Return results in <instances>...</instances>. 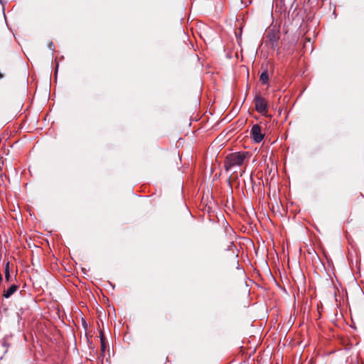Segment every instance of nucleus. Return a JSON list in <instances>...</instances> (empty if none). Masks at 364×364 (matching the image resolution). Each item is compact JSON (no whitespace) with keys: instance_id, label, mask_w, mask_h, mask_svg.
Masks as SVG:
<instances>
[{"instance_id":"8","label":"nucleus","mask_w":364,"mask_h":364,"mask_svg":"<svg viewBox=\"0 0 364 364\" xmlns=\"http://www.w3.org/2000/svg\"><path fill=\"white\" fill-rule=\"evenodd\" d=\"M101 348H102V351L104 352L105 350V348H106V346H105V343L102 339V338H101Z\"/></svg>"},{"instance_id":"3","label":"nucleus","mask_w":364,"mask_h":364,"mask_svg":"<svg viewBox=\"0 0 364 364\" xmlns=\"http://www.w3.org/2000/svg\"><path fill=\"white\" fill-rule=\"evenodd\" d=\"M266 37L271 47L273 49H277L280 38L279 31L274 28L269 29Z\"/></svg>"},{"instance_id":"5","label":"nucleus","mask_w":364,"mask_h":364,"mask_svg":"<svg viewBox=\"0 0 364 364\" xmlns=\"http://www.w3.org/2000/svg\"><path fill=\"white\" fill-rule=\"evenodd\" d=\"M18 289V286L16 284H12L3 294V296L8 299L11 295H13Z\"/></svg>"},{"instance_id":"2","label":"nucleus","mask_w":364,"mask_h":364,"mask_svg":"<svg viewBox=\"0 0 364 364\" xmlns=\"http://www.w3.org/2000/svg\"><path fill=\"white\" fill-rule=\"evenodd\" d=\"M255 109L262 115H266L268 111L267 102L260 95H256L255 99Z\"/></svg>"},{"instance_id":"9","label":"nucleus","mask_w":364,"mask_h":364,"mask_svg":"<svg viewBox=\"0 0 364 364\" xmlns=\"http://www.w3.org/2000/svg\"><path fill=\"white\" fill-rule=\"evenodd\" d=\"M48 47L49 48V49L54 51V44L53 42H49L48 44Z\"/></svg>"},{"instance_id":"10","label":"nucleus","mask_w":364,"mask_h":364,"mask_svg":"<svg viewBox=\"0 0 364 364\" xmlns=\"http://www.w3.org/2000/svg\"><path fill=\"white\" fill-rule=\"evenodd\" d=\"M233 246H234V244H233V242H230V245L228 246V250H231V248H232V247H233Z\"/></svg>"},{"instance_id":"12","label":"nucleus","mask_w":364,"mask_h":364,"mask_svg":"<svg viewBox=\"0 0 364 364\" xmlns=\"http://www.w3.org/2000/svg\"><path fill=\"white\" fill-rule=\"evenodd\" d=\"M1 2H2V1H1V0H0V3H1Z\"/></svg>"},{"instance_id":"11","label":"nucleus","mask_w":364,"mask_h":364,"mask_svg":"<svg viewBox=\"0 0 364 364\" xmlns=\"http://www.w3.org/2000/svg\"><path fill=\"white\" fill-rule=\"evenodd\" d=\"M3 77V75L0 73V79Z\"/></svg>"},{"instance_id":"4","label":"nucleus","mask_w":364,"mask_h":364,"mask_svg":"<svg viewBox=\"0 0 364 364\" xmlns=\"http://www.w3.org/2000/svg\"><path fill=\"white\" fill-rule=\"evenodd\" d=\"M264 134L262 132V127L257 124H254L250 130V137L255 143H259L264 139Z\"/></svg>"},{"instance_id":"7","label":"nucleus","mask_w":364,"mask_h":364,"mask_svg":"<svg viewBox=\"0 0 364 364\" xmlns=\"http://www.w3.org/2000/svg\"><path fill=\"white\" fill-rule=\"evenodd\" d=\"M9 278H10V273H9V263H7L5 267V279L7 281H9Z\"/></svg>"},{"instance_id":"6","label":"nucleus","mask_w":364,"mask_h":364,"mask_svg":"<svg viewBox=\"0 0 364 364\" xmlns=\"http://www.w3.org/2000/svg\"><path fill=\"white\" fill-rule=\"evenodd\" d=\"M259 80L264 85L267 84L269 80V75L267 71H264L259 76Z\"/></svg>"},{"instance_id":"1","label":"nucleus","mask_w":364,"mask_h":364,"mask_svg":"<svg viewBox=\"0 0 364 364\" xmlns=\"http://www.w3.org/2000/svg\"><path fill=\"white\" fill-rule=\"evenodd\" d=\"M250 156L249 152L240 151L228 154L225 160L226 171H230L235 166H240L245 160Z\"/></svg>"}]
</instances>
